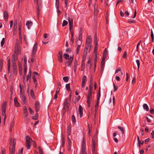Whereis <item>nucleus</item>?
<instances>
[{"instance_id": "16", "label": "nucleus", "mask_w": 154, "mask_h": 154, "mask_svg": "<svg viewBox=\"0 0 154 154\" xmlns=\"http://www.w3.org/2000/svg\"><path fill=\"white\" fill-rule=\"evenodd\" d=\"M86 76L85 75H84L82 78V86L83 87L84 86V84L85 83L86 81Z\"/></svg>"}, {"instance_id": "14", "label": "nucleus", "mask_w": 154, "mask_h": 154, "mask_svg": "<svg viewBox=\"0 0 154 154\" xmlns=\"http://www.w3.org/2000/svg\"><path fill=\"white\" fill-rule=\"evenodd\" d=\"M23 113L24 116L25 117H26L28 115V112L27 110L26 106H24L23 108Z\"/></svg>"}, {"instance_id": "39", "label": "nucleus", "mask_w": 154, "mask_h": 154, "mask_svg": "<svg viewBox=\"0 0 154 154\" xmlns=\"http://www.w3.org/2000/svg\"><path fill=\"white\" fill-rule=\"evenodd\" d=\"M71 41L73 43L74 42V38H73L74 33L72 32H71Z\"/></svg>"}, {"instance_id": "26", "label": "nucleus", "mask_w": 154, "mask_h": 154, "mask_svg": "<svg viewBox=\"0 0 154 154\" xmlns=\"http://www.w3.org/2000/svg\"><path fill=\"white\" fill-rule=\"evenodd\" d=\"M84 61H82L81 65V71H83L84 70L85 67V63H84Z\"/></svg>"}, {"instance_id": "46", "label": "nucleus", "mask_w": 154, "mask_h": 154, "mask_svg": "<svg viewBox=\"0 0 154 154\" xmlns=\"http://www.w3.org/2000/svg\"><path fill=\"white\" fill-rule=\"evenodd\" d=\"M63 79L64 80L65 82H67L69 80V78L67 76L64 77L63 78Z\"/></svg>"}, {"instance_id": "57", "label": "nucleus", "mask_w": 154, "mask_h": 154, "mask_svg": "<svg viewBox=\"0 0 154 154\" xmlns=\"http://www.w3.org/2000/svg\"><path fill=\"white\" fill-rule=\"evenodd\" d=\"M151 37L152 40V41L153 42V40L154 35H153V32H152V30L151 31Z\"/></svg>"}, {"instance_id": "1", "label": "nucleus", "mask_w": 154, "mask_h": 154, "mask_svg": "<svg viewBox=\"0 0 154 154\" xmlns=\"http://www.w3.org/2000/svg\"><path fill=\"white\" fill-rule=\"evenodd\" d=\"M93 87H90L88 91V93L87 95V103L88 107H90V102L92 100V94L94 93L93 90Z\"/></svg>"}, {"instance_id": "22", "label": "nucleus", "mask_w": 154, "mask_h": 154, "mask_svg": "<svg viewBox=\"0 0 154 154\" xmlns=\"http://www.w3.org/2000/svg\"><path fill=\"white\" fill-rule=\"evenodd\" d=\"M18 54L14 53V55H12V57H13L14 60L15 61L17 60L18 58Z\"/></svg>"}, {"instance_id": "21", "label": "nucleus", "mask_w": 154, "mask_h": 154, "mask_svg": "<svg viewBox=\"0 0 154 154\" xmlns=\"http://www.w3.org/2000/svg\"><path fill=\"white\" fill-rule=\"evenodd\" d=\"M32 79L34 84L35 85V87H37V86H38V85L37 83V80L35 75L32 76Z\"/></svg>"}, {"instance_id": "2", "label": "nucleus", "mask_w": 154, "mask_h": 154, "mask_svg": "<svg viewBox=\"0 0 154 154\" xmlns=\"http://www.w3.org/2000/svg\"><path fill=\"white\" fill-rule=\"evenodd\" d=\"M16 141L15 139H13L12 138H10V145L11 146H12V150H11V148L10 147L9 154H15V146Z\"/></svg>"}, {"instance_id": "37", "label": "nucleus", "mask_w": 154, "mask_h": 154, "mask_svg": "<svg viewBox=\"0 0 154 154\" xmlns=\"http://www.w3.org/2000/svg\"><path fill=\"white\" fill-rule=\"evenodd\" d=\"M24 74L25 75H26V72H27V69L26 65V64L24 65Z\"/></svg>"}, {"instance_id": "12", "label": "nucleus", "mask_w": 154, "mask_h": 154, "mask_svg": "<svg viewBox=\"0 0 154 154\" xmlns=\"http://www.w3.org/2000/svg\"><path fill=\"white\" fill-rule=\"evenodd\" d=\"M14 53L20 54V48L18 46L17 44L15 45Z\"/></svg>"}, {"instance_id": "20", "label": "nucleus", "mask_w": 154, "mask_h": 154, "mask_svg": "<svg viewBox=\"0 0 154 154\" xmlns=\"http://www.w3.org/2000/svg\"><path fill=\"white\" fill-rule=\"evenodd\" d=\"M4 16L5 18V21L8 20V12L6 11H5L4 12Z\"/></svg>"}, {"instance_id": "51", "label": "nucleus", "mask_w": 154, "mask_h": 154, "mask_svg": "<svg viewBox=\"0 0 154 154\" xmlns=\"http://www.w3.org/2000/svg\"><path fill=\"white\" fill-rule=\"evenodd\" d=\"M67 138L68 139V145H71V139H70L69 136H67Z\"/></svg>"}, {"instance_id": "13", "label": "nucleus", "mask_w": 154, "mask_h": 154, "mask_svg": "<svg viewBox=\"0 0 154 154\" xmlns=\"http://www.w3.org/2000/svg\"><path fill=\"white\" fill-rule=\"evenodd\" d=\"M79 111L80 118H81L83 115V108L80 105H79Z\"/></svg>"}, {"instance_id": "55", "label": "nucleus", "mask_w": 154, "mask_h": 154, "mask_svg": "<svg viewBox=\"0 0 154 154\" xmlns=\"http://www.w3.org/2000/svg\"><path fill=\"white\" fill-rule=\"evenodd\" d=\"M23 60L24 61V65H26V62H27V59L26 56H25L23 58Z\"/></svg>"}, {"instance_id": "53", "label": "nucleus", "mask_w": 154, "mask_h": 154, "mask_svg": "<svg viewBox=\"0 0 154 154\" xmlns=\"http://www.w3.org/2000/svg\"><path fill=\"white\" fill-rule=\"evenodd\" d=\"M29 110L31 114L33 115V114L34 112L30 107H29Z\"/></svg>"}, {"instance_id": "9", "label": "nucleus", "mask_w": 154, "mask_h": 154, "mask_svg": "<svg viewBox=\"0 0 154 154\" xmlns=\"http://www.w3.org/2000/svg\"><path fill=\"white\" fill-rule=\"evenodd\" d=\"M35 110L36 112H38L40 109V105L39 102L38 101H36L35 104Z\"/></svg>"}, {"instance_id": "24", "label": "nucleus", "mask_w": 154, "mask_h": 154, "mask_svg": "<svg viewBox=\"0 0 154 154\" xmlns=\"http://www.w3.org/2000/svg\"><path fill=\"white\" fill-rule=\"evenodd\" d=\"M97 100H99L100 97V87H99V90L97 94Z\"/></svg>"}, {"instance_id": "56", "label": "nucleus", "mask_w": 154, "mask_h": 154, "mask_svg": "<svg viewBox=\"0 0 154 154\" xmlns=\"http://www.w3.org/2000/svg\"><path fill=\"white\" fill-rule=\"evenodd\" d=\"M104 59L103 57V59H102V62H101V65H104L105 63L104 60L106 58H104V59Z\"/></svg>"}, {"instance_id": "36", "label": "nucleus", "mask_w": 154, "mask_h": 154, "mask_svg": "<svg viewBox=\"0 0 154 154\" xmlns=\"http://www.w3.org/2000/svg\"><path fill=\"white\" fill-rule=\"evenodd\" d=\"M72 120V122L75 124L76 123V120L75 116L74 115H72L71 117Z\"/></svg>"}, {"instance_id": "33", "label": "nucleus", "mask_w": 154, "mask_h": 154, "mask_svg": "<svg viewBox=\"0 0 154 154\" xmlns=\"http://www.w3.org/2000/svg\"><path fill=\"white\" fill-rule=\"evenodd\" d=\"M13 72L15 75H16L17 72V67L13 68Z\"/></svg>"}, {"instance_id": "31", "label": "nucleus", "mask_w": 154, "mask_h": 154, "mask_svg": "<svg viewBox=\"0 0 154 154\" xmlns=\"http://www.w3.org/2000/svg\"><path fill=\"white\" fill-rule=\"evenodd\" d=\"M85 143L84 139L83 140L82 142V149H85Z\"/></svg>"}, {"instance_id": "6", "label": "nucleus", "mask_w": 154, "mask_h": 154, "mask_svg": "<svg viewBox=\"0 0 154 154\" xmlns=\"http://www.w3.org/2000/svg\"><path fill=\"white\" fill-rule=\"evenodd\" d=\"M32 141V139L29 136L26 137V146L28 149H29L31 146V142Z\"/></svg>"}, {"instance_id": "61", "label": "nucleus", "mask_w": 154, "mask_h": 154, "mask_svg": "<svg viewBox=\"0 0 154 154\" xmlns=\"http://www.w3.org/2000/svg\"><path fill=\"white\" fill-rule=\"evenodd\" d=\"M31 77V76L30 77V75H27L26 76V81L27 82H28V81L29 80V79Z\"/></svg>"}, {"instance_id": "19", "label": "nucleus", "mask_w": 154, "mask_h": 154, "mask_svg": "<svg viewBox=\"0 0 154 154\" xmlns=\"http://www.w3.org/2000/svg\"><path fill=\"white\" fill-rule=\"evenodd\" d=\"M14 104L15 106H17V107H19L20 106V104L19 103L17 102V99L16 97H15L14 100Z\"/></svg>"}, {"instance_id": "47", "label": "nucleus", "mask_w": 154, "mask_h": 154, "mask_svg": "<svg viewBox=\"0 0 154 154\" xmlns=\"http://www.w3.org/2000/svg\"><path fill=\"white\" fill-rule=\"evenodd\" d=\"M118 128L122 132V134H124V131L123 127L121 126H118Z\"/></svg>"}, {"instance_id": "4", "label": "nucleus", "mask_w": 154, "mask_h": 154, "mask_svg": "<svg viewBox=\"0 0 154 154\" xmlns=\"http://www.w3.org/2000/svg\"><path fill=\"white\" fill-rule=\"evenodd\" d=\"M7 105V103L6 102L3 103L2 106V115L4 116V121H5L6 119V108Z\"/></svg>"}, {"instance_id": "18", "label": "nucleus", "mask_w": 154, "mask_h": 154, "mask_svg": "<svg viewBox=\"0 0 154 154\" xmlns=\"http://www.w3.org/2000/svg\"><path fill=\"white\" fill-rule=\"evenodd\" d=\"M32 23L31 21H28L26 23V25L27 26V27L28 29H30V27L32 25Z\"/></svg>"}, {"instance_id": "8", "label": "nucleus", "mask_w": 154, "mask_h": 154, "mask_svg": "<svg viewBox=\"0 0 154 154\" xmlns=\"http://www.w3.org/2000/svg\"><path fill=\"white\" fill-rule=\"evenodd\" d=\"M38 46V43L37 42H35L34 44V46L33 48L32 55L34 56L36 53Z\"/></svg>"}, {"instance_id": "42", "label": "nucleus", "mask_w": 154, "mask_h": 154, "mask_svg": "<svg viewBox=\"0 0 154 154\" xmlns=\"http://www.w3.org/2000/svg\"><path fill=\"white\" fill-rule=\"evenodd\" d=\"M38 149L39 154H44L42 149L40 146L38 147Z\"/></svg>"}, {"instance_id": "48", "label": "nucleus", "mask_w": 154, "mask_h": 154, "mask_svg": "<svg viewBox=\"0 0 154 154\" xmlns=\"http://www.w3.org/2000/svg\"><path fill=\"white\" fill-rule=\"evenodd\" d=\"M136 62L137 64L138 69H139L140 66V62L139 60H136Z\"/></svg>"}, {"instance_id": "7", "label": "nucleus", "mask_w": 154, "mask_h": 154, "mask_svg": "<svg viewBox=\"0 0 154 154\" xmlns=\"http://www.w3.org/2000/svg\"><path fill=\"white\" fill-rule=\"evenodd\" d=\"M35 2H36L37 5V16L38 19H39V11L41 10L40 8H41L42 5L40 4H39L38 3V0H34Z\"/></svg>"}, {"instance_id": "5", "label": "nucleus", "mask_w": 154, "mask_h": 154, "mask_svg": "<svg viewBox=\"0 0 154 154\" xmlns=\"http://www.w3.org/2000/svg\"><path fill=\"white\" fill-rule=\"evenodd\" d=\"M91 37L89 35L87 37L86 41V47L85 48H90L91 46Z\"/></svg>"}, {"instance_id": "52", "label": "nucleus", "mask_w": 154, "mask_h": 154, "mask_svg": "<svg viewBox=\"0 0 154 154\" xmlns=\"http://www.w3.org/2000/svg\"><path fill=\"white\" fill-rule=\"evenodd\" d=\"M127 52L126 51H125L124 52V53L123 56V58H124V59L126 58V56H127Z\"/></svg>"}, {"instance_id": "35", "label": "nucleus", "mask_w": 154, "mask_h": 154, "mask_svg": "<svg viewBox=\"0 0 154 154\" xmlns=\"http://www.w3.org/2000/svg\"><path fill=\"white\" fill-rule=\"evenodd\" d=\"M77 65V61H76L75 62L74 65V72H75L76 71Z\"/></svg>"}, {"instance_id": "29", "label": "nucleus", "mask_w": 154, "mask_h": 154, "mask_svg": "<svg viewBox=\"0 0 154 154\" xmlns=\"http://www.w3.org/2000/svg\"><path fill=\"white\" fill-rule=\"evenodd\" d=\"M143 109H146V111H149V108L148 106L145 103L143 105Z\"/></svg>"}, {"instance_id": "40", "label": "nucleus", "mask_w": 154, "mask_h": 154, "mask_svg": "<svg viewBox=\"0 0 154 154\" xmlns=\"http://www.w3.org/2000/svg\"><path fill=\"white\" fill-rule=\"evenodd\" d=\"M14 121H12L11 122L10 126V130L11 131L14 125Z\"/></svg>"}, {"instance_id": "30", "label": "nucleus", "mask_w": 154, "mask_h": 154, "mask_svg": "<svg viewBox=\"0 0 154 154\" xmlns=\"http://www.w3.org/2000/svg\"><path fill=\"white\" fill-rule=\"evenodd\" d=\"M7 65H8V72L9 73H10V67H11L10 59H9L8 61Z\"/></svg>"}, {"instance_id": "62", "label": "nucleus", "mask_w": 154, "mask_h": 154, "mask_svg": "<svg viewBox=\"0 0 154 154\" xmlns=\"http://www.w3.org/2000/svg\"><path fill=\"white\" fill-rule=\"evenodd\" d=\"M149 140H150V139L149 138H148L146 139L145 140V143L146 144L147 143L149 142Z\"/></svg>"}, {"instance_id": "3", "label": "nucleus", "mask_w": 154, "mask_h": 154, "mask_svg": "<svg viewBox=\"0 0 154 154\" xmlns=\"http://www.w3.org/2000/svg\"><path fill=\"white\" fill-rule=\"evenodd\" d=\"M20 97L21 98L23 104H26V103L27 100L25 95L24 90L23 87H20Z\"/></svg>"}, {"instance_id": "17", "label": "nucleus", "mask_w": 154, "mask_h": 154, "mask_svg": "<svg viewBox=\"0 0 154 154\" xmlns=\"http://www.w3.org/2000/svg\"><path fill=\"white\" fill-rule=\"evenodd\" d=\"M68 129L67 132V136H69L70 135L71 132V128L70 126V124H69L68 126Z\"/></svg>"}, {"instance_id": "58", "label": "nucleus", "mask_w": 154, "mask_h": 154, "mask_svg": "<svg viewBox=\"0 0 154 154\" xmlns=\"http://www.w3.org/2000/svg\"><path fill=\"white\" fill-rule=\"evenodd\" d=\"M97 103H96V105H95V109H97L98 106V104H99V100H97Z\"/></svg>"}, {"instance_id": "43", "label": "nucleus", "mask_w": 154, "mask_h": 154, "mask_svg": "<svg viewBox=\"0 0 154 154\" xmlns=\"http://www.w3.org/2000/svg\"><path fill=\"white\" fill-rule=\"evenodd\" d=\"M68 23L67 21L65 20H64L62 23V26H65L67 25L68 24Z\"/></svg>"}, {"instance_id": "41", "label": "nucleus", "mask_w": 154, "mask_h": 154, "mask_svg": "<svg viewBox=\"0 0 154 154\" xmlns=\"http://www.w3.org/2000/svg\"><path fill=\"white\" fill-rule=\"evenodd\" d=\"M72 62V61L68 60L66 62V63L67 64V65L68 66L70 67Z\"/></svg>"}, {"instance_id": "63", "label": "nucleus", "mask_w": 154, "mask_h": 154, "mask_svg": "<svg viewBox=\"0 0 154 154\" xmlns=\"http://www.w3.org/2000/svg\"><path fill=\"white\" fill-rule=\"evenodd\" d=\"M152 138L154 139V131H152L151 133Z\"/></svg>"}, {"instance_id": "10", "label": "nucleus", "mask_w": 154, "mask_h": 154, "mask_svg": "<svg viewBox=\"0 0 154 154\" xmlns=\"http://www.w3.org/2000/svg\"><path fill=\"white\" fill-rule=\"evenodd\" d=\"M58 60L59 62L60 63H62L63 62L62 52V51H60L57 55Z\"/></svg>"}, {"instance_id": "64", "label": "nucleus", "mask_w": 154, "mask_h": 154, "mask_svg": "<svg viewBox=\"0 0 154 154\" xmlns=\"http://www.w3.org/2000/svg\"><path fill=\"white\" fill-rule=\"evenodd\" d=\"M150 112L151 114L154 113V110L153 109H151L150 110Z\"/></svg>"}, {"instance_id": "11", "label": "nucleus", "mask_w": 154, "mask_h": 154, "mask_svg": "<svg viewBox=\"0 0 154 154\" xmlns=\"http://www.w3.org/2000/svg\"><path fill=\"white\" fill-rule=\"evenodd\" d=\"M88 49V48H85L84 49V51L82 56V61H84L85 60L87 54V50Z\"/></svg>"}, {"instance_id": "44", "label": "nucleus", "mask_w": 154, "mask_h": 154, "mask_svg": "<svg viewBox=\"0 0 154 154\" xmlns=\"http://www.w3.org/2000/svg\"><path fill=\"white\" fill-rule=\"evenodd\" d=\"M5 42V39L4 38H2L1 43V47H2L4 45V43Z\"/></svg>"}, {"instance_id": "28", "label": "nucleus", "mask_w": 154, "mask_h": 154, "mask_svg": "<svg viewBox=\"0 0 154 154\" xmlns=\"http://www.w3.org/2000/svg\"><path fill=\"white\" fill-rule=\"evenodd\" d=\"M79 39L80 41V42H82V33L81 31H79Z\"/></svg>"}, {"instance_id": "27", "label": "nucleus", "mask_w": 154, "mask_h": 154, "mask_svg": "<svg viewBox=\"0 0 154 154\" xmlns=\"http://www.w3.org/2000/svg\"><path fill=\"white\" fill-rule=\"evenodd\" d=\"M22 66L21 64H20L19 65V70L20 74L21 75H22Z\"/></svg>"}, {"instance_id": "54", "label": "nucleus", "mask_w": 154, "mask_h": 154, "mask_svg": "<svg viewBox=\"0 0 154 154\" xmlns=\"http://www.w3.org/2000/svg\"><path fill=\"white\" fill-rule=\"evenodd\" d=\"M128 22L129 23H135V20H133L131 19L128 20Z\"/></svg>"}, {"instance_id": "59", "label": "nucleus", "mask_w": 154, "mask_h": 154, "mask_svg": "<svg viewBox=\"0 0 154 154\" xmlns=\"http://www.w3.org/2000/svg\"><path fill=\"white\" fill-rule=\"evenodd\" d=\"M121 68L119 67L117 69L115 72V73H118L119 71H121Z\"/></svg>"}, {"instance_id": "60", "label": "nucleus", "mask_w": 154, "mask_h": 154, "mask_svg": "<svg viewBox=\"0 0 154 154\" xmlns=\"http://www.w3.org/2000/svg\"><path fill=\"white\" fill-rule=\"evenodd\" d=\"M97 45H95V46L94 48V52H95L96 51H97Z\"/></svg>"}, {"instance_id": "38", "label": "nucleus", "mask_w": 154, "mask_h": 154, "mask_svg": "<svg viewBox=\"0 0 154 154\" xmlns=\"http://www.w3.org/2000/svg\"><path fill=\"white\" fill-rule=\"evenodd\" d=\"M63 57L65 59L67 60L69 58V55L67 54H63Z\"/></svg>"}, {"instance_id": "45", "label": "nucleus", "mask_w": 154, "mask_h": 154, "mask_svg": "<svg viewBox=\"0 0 154 154\" xmlns=\"http://www.w3.org/2000/svg\"><path fill=\"white\" fill-rule=\"evenodd\" d=\"M30 94L33 98H35L34 93L32 89L31 90Z\"/></svg>"}, {"instance_id": "34", "label": "nucleus", "mask_w": 154, "mask_h": 154, "mask_svg": "<svg viewBox=\"0 0 154 154\" xmlns=\"http://www.w3.org/2000/svg\"><path fill=\"white\" fill-rule=\"evenodd\" d=\"M12 63H13V68L17 67V65L16 64V63L15 62V61L14 60L13 57H12Z\"/></svg>"}, {"instance_id": "49", "label": "nucleus", "mask_w": 154, "mask_h": 154, "mask_svg": "<svg viewBox=\"0 0 154 154\" xmlns=\"http://www.w3.org/2000/svg\"><path fill=\"white\" fill-rule=\"evenodd\" d=\"M17 20H16L14 22V28H15V27H16V28H17Z\"/></svg>"}, {"instance_id": "25", "label": "nucleus", "mask_w": 154, "mask_h": 154, "mask_svg": "<svg viewBox=\"0 0 154 154\" xmlns=\"http://www.w3.org/2000/svg\"><path fill=\"white\" fill-rule=\"evenodd\" d=\"M68 20L69 21V25L73 26V19L71 18L70 19L69 17L68 18Z\"/></svg>"}, {"instance_id": "23", "label": "nucleus", "mask_w": 154, "mask_h": 154, "mask_svg": "<svg viewBox=\"0 0 154 154\" xmlns=\"http://www.w3.org/2000/svg\"><path fill=\"white\" fill-rule=\"evenodd\" d=\"M82 44V42H80V43L79 45H77V48L76 50V54H78L79 53V49L80 48V46Z\"/></svg>"}, {"instance_id": "32", "label": "nucleus", "mask_w": 154, "mask_h": 154, "mask_svg": "<svg viewBox=\"0 0 154 154\" xmlns=\"http://www.w3.org/2000/svg\"><path fill=\"white\" fill-rule=\"evenodd\" d=\"M107 54V50L106 49H105L104 50L103 53V59L106 58Z\"/></svg>"}, {"instance_id": "15", "label": "nucleus", "mask_w": 154, "mask_h": 154, "mask_svg": "<svg viewBox=\"0 0 154 154\" xmlns=\"http://www.w3.org/2000/svg\"><path fill=\"white\" fill-rule=\"evenodd\" d=\"M95 137H94L92 140V149H95L96 143L95 142Z\"/></svg>"}, {"instance_id": "50", "label": "nucleus", "mask_w": 154, "mask_h": 154, "mask_svg": "<svg viewBox=\"0 0 154 154\" xmlns=\"http://www.w3.org/2000/svg\"><path fill=\"white\" fill-rule=\"evenodd\" d=\"M23 149V148H22L20 149H19L17 154H22Z\"/></svg>"}]
</instances>
